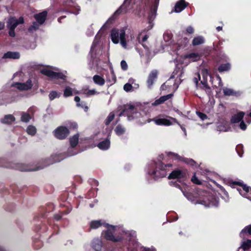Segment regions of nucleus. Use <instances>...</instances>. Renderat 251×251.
I'll return each instance as SVG.
<instances>
[{"label": "nucleus", "instance_id": "obj_36", "mask_svg": "<svg viewBox=\"0 0 251 251\" xmlns=\"http://www.w3.org/2000/svg\"><path fill=\"white\" fill-rule=\"evenodd\" d=\"M60 93H58L55 91H52L50 93L49 97L50 100H52L56 98H59L60 97Z\"/></svg>", "mask_w": 251, "mask_h": 251}, {"label": "nucleus", "instance_id": "obj_16", "mask_svg": "<svg viewBox=\"0 0 251 251\" xmlns=\"http://www.w3.org/2000/svg\"><path fill=\"white\" fill-rule=\"evenodd\" d=\"M110 133H109L105 140L100 142L98 144L97 146L100 149L106 150L109 148L110 145Z\"/></svg>", "mask_w": 251, "mask_h": 251}, {"label": "nucleus", "instance_id": "obj_4", "mask_svg": "<svg viewBox=\"0 0 251 251\" xmlns=\"http://www.w3.org/2000/svg\"><path fill=\"white\" fill-rule=\"evenodd\" d=\"M172 166L171 163L165 164L162 161H159L156 163L155 168L151 173V175L156 178L165 177L167 176V167Z\"/></svg>", "mask_w": 251, "mask_h": 251}, {"label": "nucleus", "instance_id": "obj_37", "mask_svg": "<svg viewBox=\"0 0 251 251\" xmlns=\"http://www.w3.org/2000/svg\"><path fill=\"white\" fill-rule=\"evenodd\" d=\"M63 95L65 97H68L69 96H72V89L69 86L66 87L65 90H64Z\"/></svg>", "mask_w": 251, "mask_h": 251}, {"label": "nucleus", "instance_id": "obj_47", "mask_svg": "<svg viewBox=\"0 0 251 251\" xmlns=\"http://www.w3.org/2000/svg\"><path fill=\"white\" fill-rule=\"evenodd\" d=\"M43 246L42 243L39 240L34 241L33 244V247L35 250H38L40 249Z\"/></svg>", "mask_w": 251, "mask_h": 251}, {"label": "nucleus", "instance_id": "obj_50", "mask_svg": "<svg viewBox=\"0 0 251 251\" xmlns=\"http://www.w3.org/2000/svg\"><path fill=\"white\" fill-rule=\"evenodd\" d=\"M251 235V225L246 226L241 232V233H247Z\"/></svg>", "mask_w": 251, "mask_h": 251}, {"label": "nucleus", "instance_id": "obj_12", "mask_svg": "<svg viewBox=\"0 0 251 251\" xmlns=\"http://www.w3.org/2000/svg\"><path fill=\"white\" fill-rule=\"evenodd\" d=\"M158 74V72L156 70H153L150 73L147 80V84L149 88H151L154 82L156 80Z\"/></svg>", "mask_w": 251, "mask_h": 251}, {"label": "nucleus", "instance_id": "obj_26", "mask_svg": "<svg viewBox=\"0 0 251 251\" xmlns=\"http://www.w3.org/2000/svg\"><path fill=\"white\" fill-rule=\"evenodd\" d=\"M15 168L16 169L19 170L20 171H37L39 169V168H37L36 169H30L28 167L23 164H17L15 166Z\"/></svg>", "mask_w": 251, "mask_h": 251}, {"label": "nucleus", "instance_id": "obj_58", "mask_svg": "<svg viewBox=\"0 0 251 251\" xmlns=\"http://www.w3.org/2000/svg\"><path fill=\"white\" fill-rule=\"evenodd\" d=\"M33 28L35 30H36L38 28V25L37 24L36 22H33V25L30 27V28Z\"/></svg>", "mask_w": 251, "mask_h": 251}, {"label": "nucleus", "instance_id": "obj_62", "mask_svg": "<svg viewBox=\"0 0 251 251\" xmlns=\"http://www.w3.org/2000/svg\"><path fill=\"white\" fill-rule=\"evenodd\" d=\"M148 38L149 36L147 35H145L142 38V42H145L148 39Z\"/></svg>", "mask_w": 251, "mask_h": 251}, {"label": "nucleus", "instance_id": "obj_27", "mask_svg": "<svg viewBox=\"0 0 251 251\" xmlns=\"http://www.w3.org/2000/svg\"><path fill=\"white\" fill-rule=\"evenodd\" d=\"M201 56V55L198 53L192 52L187 54L185 56V58L194 62L199 60Z\"/></svg>", "mask_w": 251, "mask_h": 251}, {"label": "nucleus", "instance_id": "obj_54", "mask_svg": "<svg viewBox=\"0 0 251 251\" xmlns=\"http://www.w3.org/2000/svg\"><path fill=\"white\" fill-rule=\"evenodd\" d=\"M69 127H70V129H76L77 128V125L75 122L71 123L69 124Z\"/></svg>", "mask_w": 251, "mask_h": 251}, {"label": "nucleus", "instance_id": "obj_18", "mask_svg": "<svg viewBox=\"0 0 251 251\" xmlns=\"http://www.w3.org/2000/svg\"><path fill=\"white\" fill-rule=\"evenodd\" d=\"M47 14L46 11H44L42 12L35 15L34 18L40 25H42L46 20Z\"/></svg>", "mask_w": 251, "mask_h": 251}, {"label": "nucleus", "instance_id": "obj_22", "mask_svg": "<svg viewBox=\"0 0 251 251\" xmlns=\"http://www.w3.org/2000/svg\"><path fill=\"white\" fill-rule=\"evenodd\" d=\"M231 69V64L227 62L226 63H222L219 65L218 68V71L219 73H222L224 72L229 71Z\"/></svg>", "mask_w": 251, "mask_h": 251}, {"label": "nucleus", "instance_id": "obj_7", "mask_svg": "<svg viewBox=\"0 0 251 251\" xmlns=\"http://www.w3.org/2000/svg\"><path fill=\"white\" fill-rule=\"evenodd\" d=\"M227 184L233 188H235L236 185L239 186L242 188L243 190L245 192V193L242 194V190L240 188H237V190L241 195H246L250 191V187L244 184L243 181L242 180L239 181H233L232 180H229L227 181Z\"/></svg>", "mask_w": 251, "mask_h": 251}, {"label": "nucleus", "instance_id": "obj_51", "mask_svg": "<svg viewBox=\"0 0 251 251\" xmlns=\"http://www.w3.org/2000/svg\"><path fill=\"white\" fill-rule=\"evenodd\" d=\"M121 68L124 71H126L128 69V65L126 61L124 60H122L121 62Z\"/></svg>", "mask_w": 251, "mask_h": 251}, {"label": "nucleus", "instance_id": "obj_34", "mask_svg": "<svg viewBox=\"0 0 251 251\" xmlns=\"http://www.w3.org/2000/svg\"><path fill=\"white\" fill-rule=\"evenodd\" d=\"M200 84H201V85H200L199 86L200 89H205L206 90H207L208 91L211 90V88L208 84L207 79H203L202 80H201V81Z\"/></svg>", "mask_w": 251, "mask_h": 251}, {"label": "nucleus", "instance_id": "obj_60", "mask_svg": "<svg viewBox=\"0 0 251 251\" xmlns=\"http://www.w3.org/2000/svg\"><path fill=\"white\" fill-rule=\"evenodd\" d=\"M3 160L0 159V167H7V166L3 164Z\"/></svg>", "mask_w": 251, "mask_h": 251}, {"label": "nucleus", "instance_id": "obj_3", "mask_svg": "<svg viewBox=\"0 0 251 251\" xmlns=\"http://www.w3.org/2000/svg\"><path fill=\"white\" fill-rule=\"evenodd\" d=\"M125 30L123 28L119 30L117 28H113L111 31L110 37L112 42L114 44H118L120 40V43L122 47L126 48L127 43L125 37Z\"/></svg>", "mask_w": 251, "mask_h": 251}, {"label": "nucleus", "instance_id": "obj_17", "mask_svg": "<svg viewBox=\"0 0 251 251\" xmlns=\"http://www.w3.org/2000/svg\"><path fill=\"white\" fill-rule=\"evenodd\" d=\"M174 96L173 93L169 94L167 95L160 97L159 99H156L152 103L153 106H157L163 103L165 101L172 98Z\"/></svg>", "mask_w": 251, "mask_h": 251}, {"label": "nucleus", "instance_id": "obj_10", "mask_svg": "<svg viewBox=\"0 0 251 251\" xmlns=\"http://www.w3.org/2000/svg\"><path fill=\"white\" fill-rule=\"evenodd\" d=\"M160 0H154L152 4L150 7L148 14V21L150 24L155 19Z\"/></svg>", "mask_w": 251, "mask_h": 251}, {"label": "nucleus", "instance_id": "obj_63", "mask_svg": "<svg viewBox=\"0 0 251 251\" xmlns=\"http://www.w3.org/2000/svg\"><path fill=\"white\" fill-rule=\"evenodd\" d=\"M4 28V24L0 22V30L3 29Z\"/></svg>", "mask_w": 251, "mask_h": 251}, {"label": "nucleus", "instance_id": "obj_24", "mask_svg": "<svg viewBox=\"0 0 251 251\" xmlns=\"http://www.w3.org/2000/svg\"><path fill=\"white\" fill-rule=\"evenodd\" d=\"M15 121V118L11 114L6 115L1 120V122L3 124H12Z\"/></svg>", "mask_w": 251, "mask_h": 251}, {"label": "nucleus", "instance_id": "obj_46", "mask_svg": "<svg viewBox=\"0 0 251 251\" xmlns=\"http://www.w3.org/2000/svg\"><path fill=\"white\" fill-rule=\"evenodd\" d=\"M76 106L78 107H81L83 108L85 112H87L88 110V107L86 105V103L84 101H81L80 103H77Z\"/></svg>", "mask_w": 251, "mask_h": 251}, {"label": "nucleus", "instance_id": "obj_64", "mask_svg": "<svg viewBox=\"0 0 251 251\" xmlns=\"http://www.w3.org/2000/svg\"><path fill=\"white\" fill-rule=\"evenodd\" d=\"M142 46L146 50L149 51V48L148 47V46L145 44H142Z\"/></svg>", "mask_w": 251, "mask_h": 251}, {"label": "nucleus", "instance_id": "obj_5", "mask_svg": "<svg viewBox=\"0 0 251 251\" xmlns=\"http://www.w3.org/2000/svg\"><path fill=\"white\" fill-rule=\"evenodd\" d=\"M41 73L46 75L51 78L61 79L63 81L61 82L56 81L55 83L60 84L61 83L65 82L66 80L67 76L60 72H55L53 71L48 70L47 69H43L41 70Z\"/></svg>", "mask_w": 251, "mask_h": 251}, {"label": "nucleus", "instance_id": "obj_19", "mask_svg": "<svg viewBox=\"0 0 251 251\" xmlns=\"http://www.w3.org/2000/svg\"><path fill=\"white\" fill-rule=\"evenodd\" d=\"M245 114V112L243 111L239 112L236 114H234L231 118V123L235 124L240 122L243 120Z\"/></svg>", "mask_w": 251, "mask_h": 251}, {"label": "nucleus", "instance_id": "obj_21", "mask_svg": "<svg viewBox=\"0 0 251 251\" xmlns=\"http://www.w3.org/2000/svg\"><path fill=\"white\" fill-rule=\"evenodd\" d=\"M79 136V134L78 133H76L70 138L69 141L70 146L72 148H75L77 145L78 143Z\"/></svg>", "mask_w": 251, "mask_h": 251}, {"label": "nucleus", "instance_id": "obj_44", "mask_svg": "<svg viewBox=\"0 0 251 251\" xmlns=\"http://www.w3.org/2000/svg\"><path fill=\"white\" fill-rule=\"evenodd\" d=\"M97 92L95 90H87L85 89L83 90V93L86 95L87 96H90L91 95H94L97 94Z\"/></svg>", "mask_w": 251, "mask_h": 251}, {"label": "nucleus", "instance_id": "obj_39", "mask_svg": "<svg viewBox=\"0 0 251 251\" xmlns=\"http://www.w3.org/2000/svg\"><path fill=\"white\" fill-rule=\"evenodd\" d=\"M26 131L28 134L34 135L36 132V129L33 126H29L26 129Z\"/></svg>", "mask_w": 251, "mask_h": 251}, {"label": "nucleus", "instance_id": "obj_35", "mask_svg": "<svg viewBox=\"0 0 251 251\" xmlns=\"http://www.w3.org/2000/svg\"><path fill=\"white\" fill-rule=\"evenodd\" d=\"M114 117V113H113V112L110 113L104 121L105 125L106 126H108L110 124V123L113 120Z\"/></svg>", "mask_w": 251, "mask_h": 251}, {"label": "nucleus", "instance_id": "obj_25", "mask_svg": "<svg viewBox=\"0 0 251 251\" xmlns=\"http://www.w3.org/2000/svg\"><path fill=\"white\" fill-rule=\"evenodd\" d=\"M20 56V53L18 52L7 51L6 53L4 54L3 58L19 59Z\"/></svg>", "mask_w": 251, "mask_h": 251}, {"label": "nucleus", "instance_id": "obj_56", "mask_svg": "<svg viewBox=\"0 0 251 251\" xmlns=\"http://www.w3.org/2000/svg\"><path fill=\"white\" fill-rule=\"evenodd\" d=\"M186 30L187 33H189V34H192L194 32V29L193 27H192L191 26H188L187 27Z\"/></svg>", "mask_w": 251, "mask_h": 251}, {"label": "nucleus", "instance_id": "obj_15", "mask_svg": "<svg viewBox=\"0 0 251 251\" xmlns=\"http://www.w3.org/2000/svg\"><path fill=\"white\" fill-rule=\"evenodd\" d=\"M17 88L20 90H28L32 87V83L30 79H28L25 83L18 82L16 83Z\"/></svg>", "mask_w": 251, "mask_h": 251}, {"label": "nucleus", "instance_id": "obj_48", "mask_svg": "<svg viewBox=\"0 0 251 251\" xmlns=\"http://www.w3.org/2000/svg\"><path fill=\"white\" fill-rule=\"evenodd\" d=\"M191 181L193 183L197 185H201L202 184V182L198 178L195 174H194L192 177Z\"/></svg>", "mask_w": 251, "mask_h": 251}, {"label": "nucleus", "instance_id": "obj_23", "mask_svg": "<svg viewBox=\"0 0 251 251\" xmlns=\"http://www.w3.org/2000/svg\"><path fill=\"white\" fill-rule=\"evenodd\" d=\"M72 210V208H67L66 210L62 211H59L58 213L55 214L53 215V219L58 221L62 219V216L64 215H67L69 214Z\"/></svg>", "mask_w": 251, "mask_h": 251}, {"label": "nucleus", "instance_id": "obj_61", "mask_svg": "<svg viewBox=\"0 0 251 251\" xmlns=\"http://www.w3.org/2000/svg\"><path fill=\"white\" fill-rule=\"evenodd\" d=\"M217 78L219 80V86L222 85L223 84H222V79H221V77L219 75H217Z\"/></svg>", "mask_w": 251, "mask_h": 251}, {"label": "nucleus", "instance_id": "obj_33", "mask_svg": "<svg viewBox=\"0 0 251 251\" xmlns=\"http://www.w3.org/2000/svg\"><path fill=\"white\" fill-rule=\"evenodd\" d=\"M241 247L244 251H248L251 248V240L247 239L242 243Z\"/></svg>", "mask_w": 251, "mask_h": 251}, {"label": "nucleus", "instance_id": "obj_41", "mask_svg": "<svg viewBox=\"0 0 251 251\" xmlns=\"http://www.w3.org/2000/svg\"><path fill=\"white\" fill-rule=\"evenodd\" d=\"M201 74L202 75L203 79H207L208 76L210 75L209 70L207 68L202 69Z\"/></svg>", "mask_w": 251, "mask_h": 251}, {"label": "nucleus", "instance_id": "obj_53", "mask_svg": "<svg viewBox=\"0 0 251 251\" xmlns=\"http://www.w3.org/2000/svg\"><path fill=\"white\" fill-rule=\"evenodd\" d=\"M239 127L243 130H245L247 128V125L243 120L240 122Z\"/></svg>", "mask_w": 251, "mask_h": 251}, {"label": "nucleus", "instance_id": "obj_29", "mask_svg": "<svg viewBox=\"0 0 251 251\" xmlns=\"http://www.w3.org/2000/svg\"><path fill=\"white\" fill-rule=\"evenodd\" d=\"M204 41V39L202 36H198L194 38L192 43L193 46H198L203 44Z\"/></svg>", "mask_w": 251, "mask_h": 251}, {"label": "nucleus", "instance_id": "obj_1", "mask_svg": "<svg viewBox=\"0 0 251 251\" xmlns=\"http://www.w3.org/2000/svg\"><path fill=\"white\" fill-rule=\"evenodd\" d=\"M104 226L107 229L101 232V236L103 239L114 243L121 242L123 240L124 236L122 234H114L116 226L107 223L104 224Z\"/></svg>", "mask_w": 251, "mask_h": 251}, {"label": "nucleus", "instance_id": "obj_31", "mask_svg": "<svg viewBox=\"0 0 251 251\" xmlns=\"http://www.w3.org/2000/svg\"><path fill=\"white\" fill-rule=\"evenodd\" d=\"M102 225L101 220H94L91 222L90 226L92 229H96L100 227Z\"/></svg>", "mask_w": 251, "mask_h": 251}, {"label": "nucleus", "instance_id": "obj_14", "mask_svg": "<svg viewBox=\"0 0 251 251\" xmlns=\"http://www.w3.org/2000/svg\"><path fill=\"white\" fill-rule=\"evenodd\" d=\"M189 5V3L185 0H179L177 1L174 7V11L179 13L183 11Z\"/></svg>", "mask_w": 251, "mask_h": 251}, {"label": "nucleus", "instance_id": "obj_42", "mask_svg": "<svg viewBox=\"0 0 251 251\" xmlns=\"http://www.w3.org/2000/svg\"><path fill=\"white\" fill-rule=\"evenodd\" d=\"M223 93L225 96H232L235 94L234 92L232 89L225 88L223 89Z\"/></svg>", "mask_w": 251, "mask_h": 251}, {"label": "nucleus", "instance_id": "obj_9", "mask_svg": "<svg viewBox=\"0 0 251 251\" xmlns=\"http://www.w3.org/2000/svg\"><path fill=\"white\" fill-rule=\"evenodd\" d=\"M167 155L169 157L172 156L173 158L176 160L182 161L191 166H195L197 164L196 162L193 159L180 156L178 154L174 152H169L167 153Z\"/></svg>", "mask_w": 251, "mask_h": 251}, {"label": "nucleus", "instance_id": "obj_30", "mask_svg": "<svg viewBox=\"0 0 251 251\" xmlns=\"http://www.w3.org/2000/svg\"><path fill=\"white\" fill-rule=\"evenodd\" d=\"M115 132L118 136L124 134L126 132V128L121 125H118L115 128Z\"/></svg>", "mask_w": 251, "mask_h": 251}, {"label": "nucleus", "instance_id": "obj_11", "mask_svg": "<svg viewBox=\"0 0 251 251\" xmlns=\"http://www.w3.org/2000/svg\"><path fill=\"white\" fill-rule=\"evenodd\" d=\"M24 23V20L23 17H20L19 19H17L15 17H11L7 22V27L8 28L15 29L19 24Z\"/></svg>", "mask_w": 251, "mask_h": 251}, {"label": "nucleus", "instance_id": "obj_6", "mask_svg": "<svg viewBox=\"0 0 251 251\" xmlns=\"http://www.w3.org/2000/svg\"><path fill=\"white\" fill-rule=\"evenodd\" d=\"M70 133L69 129L65 126H59L53 131L54 136L60 140L66 139L70 134Z\"/></svg>", "mask_w": 251, "mask_h": 251}, {"label": "nucleus", "instance_id": "obj_57", "mask_svg": "<svg viewBox=\"0 0 251 251\" xmlns=\"http://www.w3.org/2000/svg\"><path fill=\"white\" fill-rule=\"evenodd\" d=\"M111 76H112V80L111 81L110 79L109 80H107V81H110L112 83H115L116 82V76L114 75L113 73H112L111 74Z\"/></svg>", "mask_w": 251, "mask_h": 251}, {"label": "nucleus", "instance_id": "obj_38", "mask_svg": "<svg viewBox=\"0 0 251 251\" xmlns=\"http://www.w3.org/2000/svg\"><path fill=\"white\" fill-rule=\"evenodd\" d=\"M31 119L30 115L26 113H23L21 116V121L22 122L27 123Z\"/></svg>", "mask_w": 251, "mask_h": 251}, {"label": "nucleus", "instance_id": "obj_13", "mask_svg": "<svg viewBox=\"0 0 251 251\" xmlns=\"http://www.w3.org/2000/svg\"><path fill=\"white\" fill-rule=\"evenodd\" d=\"M134 108L135 107L133 105H124L120 109L121 112L119 114V116H128L134 110Z\"/></svg>", "mask_w": 251, "mask_h": 251}, {"label": "nucleus", "instance_id": "obj_45", "mask_svg": "<svg viewBox=\"0 0 251 251\" xmlns=\"http://www.w3.org/2000/svg\"><path fill=\"white\" fill-rule=\"evenodd\" d=\"M196 114L197 116L202 121H204L208 118L207 116L200 111H197Z\"/></svg>", "mask_w": 251, "mask_h": 251}, {"label": "nucleus", "instance_id": "obj_32", "mask_svg": "<svg viewBox=\"0 0 251 251\" xmlns=\"http://www.w3.org/2000/svg\"><path fill=\"white\" fill-rule=\"evenodd\" d=\"M126 7L125 6L124 4H123L114 12L113 16L115 17L118 16L122 13H126Z\"/></svg>", "mask_w": 251, "mask_h": 251}, {"label": "nucleus", "instance_id": "obj_43", "mask_svg": "<svg viewBox=\"0 0 251 251\" xmlns=\"http://www.w3.org/2000/svg\"><path fill=\"white\" fill-rule=\"evenodd\" d=\"M51 158L54 162H60L64 158L61 154L53 155L51 156Z\"/></svg>", "mask_w": 251, "mask_h": 251}, {"label": "nucleus", "instance_id": "obj_49", "mask_svg": "<svg viewBox=\"0 0 251 251\" xmlns=\"http://www.w3.org/2000/svg\"><path fill=\"white\" fill-rule=\"evenodd\" d=\"M133 86L132 85L128 83L125 84L124 86V89L125 91L128 92L132 90Z\"/></svg>", "mask_w": 251, "mask_h": 251}, {"label": "nucleus", "instance_id": "obj_40", "mask_svg": "<svg viewBox=\"0 0 251 251\" xmlns=\"http://www.w3.org/2000/svg\"><path fill=\"white\" fill-rule=\"evenodd\" d=\"M236 151L240 157H242L244 153L243 146L242 144H239L236 147Z\"/></svg>", "mask_w": 251, "mask_h": 251}, {"label": "nucleus", "instance_id": "obj_2", "mask_svg": "<svg viewBox=\"0 0 251 251\" xmlns=\"http://www.w3.org/2000/svg\"><path fill=\"white\" fill-rule=\"evenodd\" d=\"M151 121L154 122L156 125L162 126H170L174 123L179 124V122L176 119L164 114H159L153 119L148 120L149 123Z\"/></svg>", "mask_w": 251, "mask_h": 251}, {"label": "nucleus", "instance_id": "obj_28", "mask_svg": "<svg viewBox=\"0 0 251 251\" xmlns=\"http://www.w3.org/2000/svg\"><path fill=\"white\" fill-rule=\"evenodd\" d=\"M93 79L96 84L100 86H103L105 84V81L104 79L99 75H95L93 77Z\"/></svg>", "mask_w": 251, "mask_h": 251}, {"label": "nucleus", "instance_id": "obj_55", "mask_svg": "<svg viewBox=\"0 0 251 251\" xmlns=\"http://www.w3.org/2000/svg\"><path fill=\"white\" fill-rule=\"evenodd\" d=\"M9 29V35L10 36L12 37H14L16 35L15 32V29H12V28H8Z\"/></svg>", "mask_w": 251, "mask_h": 251}, {"label": "nucleus", "instance_id": "obj_52", "mask_svg": "<svg viewBox=\"0 0 251 251\" xmlns=\"http://www.w3.org/2000/svg\"><path fill=\"white\" fill-rule=\"evenodd\" d=\"M198 77H194L193 79V82L196 84L197 87L199 86V81L201 79V76L199 73H197Z\"/></svg>", "mask_w": 251, "mask_h": 251}, {"label": "nucleus", "instance_id": "obj_20", "mask_svg": "<svg viewBox=\"0 0 251 251\" xmlns=\"http://www.w3.org/2000/svg\"><path fill=\"white\" fill-rule=\"evenodd\" d=\"M102 241L99 239H94L92 242V247L96 251H100L102 247Z\"/></svg>", "mask_w": 251, "mask_h": 251}, {"label": "nucleus", "instance_id": "obj_59", "mask_svg": "<svg viewBox=\"0 0 251 251\" xmlns=\"http://www.w3.org/2000/svg\"><path fill=\"white\" fill-rule=\"evenodd\" d=\"M74 100L77 103H80V99L78 96H75L74 98Z\"/></svg>", "mask_w": 251, "mask_h": 251}, {"label": "nucleus", "instance_id": "obj_8", "mask_svg": "<svg viewBox=\"0 0 251 251\" xmlns=\"http://www.w3.org/2000/svg\"><path fill=\"white\" fill-rule=\"evenodd\" d=\"M187 170L186 169H176L169 174L168 178L169 179H185L187 177Z\"/></svg>", "mask_w": 251, "mask_h": 251}]
</instances>
